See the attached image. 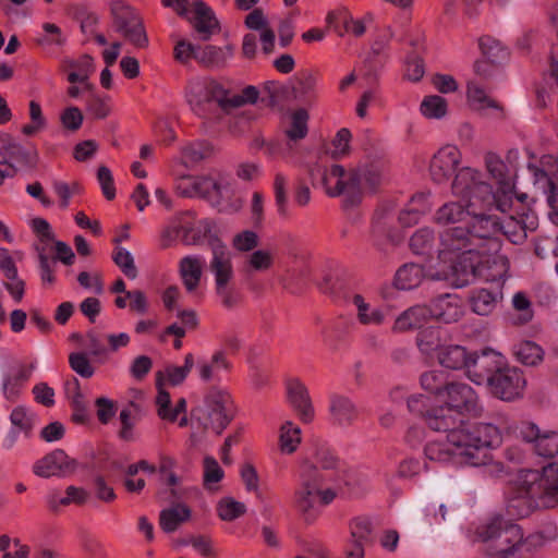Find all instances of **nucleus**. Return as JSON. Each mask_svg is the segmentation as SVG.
I'll return each instance as SVG.
<instances>
[{"instance_id": "f257e3e1", "label": "nucleus", "mask_w": 558, "mask_h": 558, "mask_svg": "<svg viewBox=\"0 0 558 558\" xmlns=\"http://www.w3.org/2000/svg\"><path fill=\"white\" fill-rule=\"evenodd\" d=\"M451 191L458 201L439 207L435 221L458 226L440 234L438 257L450 265L448 270L438 272L435 279L447 280L462 288L476 274L487 280L504 278L509 260L500 252L502 226L499 218L492 214L495 209L492 186L478 170L464 167L457 172Z\"/></svg>"}, {"instance_id": "f03ea898", "label": "nucleus", "mask_w": 558, "mask_h": 558, "mask_svg": "<svg viewBox=\"0 0 558 558\" xmlns=\"http://www.w3.org/2000/svg\"><path fill=\"white\" fill-rule=\"evenodd\" d=\"M449 407L427 412L425 422L429 428L446 433V439L456 446L458 454L474 458L478 448H495L501 444L500 429L492 423H471L453 415Z\"/></svg>"}, {"instance_id": "7ed1b4c3", "label": "nucleus", "mask_w": 558, "mask_h": 558, "mask_svg": "<svg viewBox=\"0 0 558 558\" xmlns=\"http://www.w3.org/2000/svg\"><path fill=\"white\" fill-rule=\"evenodd\" d=\"M558 502V462L541 471L523 470L518 476L515 496L507 504L508 514L524 518L537 508H553Z\"/></svg>"}, {"instance_id": "20e7f679", "label": "nucleus", "mask_w": 558, "mask_h": 558, "mask_svg": "<svg viewBox=\"0 0 558 558\" xmlns=\"http://www.w3.org/2000/svg\"><path fill=\"white\" fill-rule=\"evenodd\" d=\"M477 539L494 558H518L527 546L522 529L501 518H494L477 529Z\"/></svg>"}, {"instance_id": "39448f33", "label": "nucleus", "mask_w": 558, "mask_h": 558, "mask_svg": "<svg viewBox=\"0 0 558 558\" xmlns=\"http://www.w3.org/2000/svg\"><path fill=\"white\" fill-rule=\"evenodd\" d=\"M324 477L311 465L302 464L300 471V488L295 492V507L308 522L314 521L320 509L331 504L338 489L320 482Z\"/></svg>"}, {"instance_id": "423d86ee", "label": "nucleus", "mask_w": 558, "mask_h": 558, "mask_svg": "<svg viewBox=\"0 0 558 558\" xmlns=\"http://www.w3.org/2000/svg\"><path fill=\"white\" fill-rule=\"evenodd\" d=\"M311 183L315 189H320L329 197L343 196V206L353 207L354 180L351 169L345 170L340 165H314L308 170Z\"/></svg>"}, {"instance_id": "0eeeda50", "label": "nucleus", "mask_w": 558, "mask_h": 558, "mask_svg": "<svg viewBox=\"0 0 558 558\" xmlns=\"http://www.w3.org/2000/svg\"><path fill=\"white\" fill-rule=\"evenodd\" d=\"M210 251L209 270L215 279V292L223 307L233 308L240 296L230 286L234 278L232 253L219 239L210 242Z\"/></svg>"}, {"instance_id": "6e6552de", "label": "nucleus", "mask_w": 558, "mask_h": 558, "mask_svg": "<svg viewBox=\"0 0 558 558\" xmlns=\"http://www.w3.org/2000/svg\"><path fill=\"white\" fill-rule=\"evenodd\" d=\"M231 398L227 390L211 387L197 405L192 416L204 429H211L220 435L231 421Z\"/></svg>"}, {"instance_id": "1a4fd4ad", "label": "nucleus", "mask_w": 558, "mask_h": 558, "mask_svg": "<svg viewBox=\"0 0 558 558\" xmlns=\"http://www.w3.org/2000/svg\"><path fill=\"white\" fill-rule=\"evenodd\" d=\"M175 190L183 197H203L213 206H219L229 192V181L223 177L184 175L177 181Z\"/></svg>"}, {"instance_id": "9d476101", "label": "nucleus", "mask_w": 558, "mask_h": 558, "mask_svg": "<svg viewBox=\"0 0 558 558\" xmlns=\"http://www.w3.org/2000/svg\"><path fill=\"white\" fill-rule=\"evenodd\" d=\"M186 99L197 116H204L213 102L227 110V89L210 78H197L190 83Z\"/></svg>"}, {"instance_id": "9b49d317", "label": "nucleus", "mask_w": 558, "mask_h": 558, "mask_svg": "<svg viewBox=\"0 0 558 558\" xmlns=\"http://www.w3.org/2000/svg\"><path fill=\"white\" fill-rule=\"evenodd\" d=\"M506 366L505 356L488 348L470 354L466 374L474 384L488 386Z\"/></svg>"}, {"instance_id": "f8f14e48", "label": "nucleus", "mask_w": 558, "mask_h": 558, "mask_svg": "<svg viewBox=\"0 0 558 558\" xmlns=\"http://www.w3.org/2000/svg\"><path fill=\"white\" fill-rule=\"evenodd\" d=\"M487 449L488 448H478L477 454L474 452V458H471L469 456L458 454L456 446L450 445L447 439L446 442L432 440L425 447V456L430 461L477 466L486 463Z\"/></svg>"}, {"instance_id": "ddd939ff", "label": "nucleus", "mask_w": 558, "mask_h": 558, "mask_svg": "<svg viewBox=\"0 0 558 558\" xmlns=\"http://www.w3.org/2000/svg\"><path fill=\"white\" fill-rule=\"evenodd\" d=\"M519 436L539 457L554 458L558 453V432L554 429L541 428L533 422H523L519 427Z\"/></svg>"}, {"instance_id": "4468645a", "label": "nucleus", "mask_w": 558, "mask_h": 558, "mask_svg": "<svg viewBox=\"0 0 558 558\" xmlns=\"http://www.w3.org/2000/svg\"><path fill=\"white\" fill-rule=\"evenodd\" d=\"M485 163L487 171L498 183L497 191H493V207L500 213H508L512 206L513 186L507 175V166L495 154H487Z\"/></svg>"}, {"instance_id": "2eb2a0df", "label": "nucleus", "mask_w": 558, "mask_h": 558, "mask_svg": "<svg viewBox=\"0 0 558 558\" xmlns=\"http://www.w3.org/2000/svg\"><path fill=\"white\" fill-rule=\"evenodd\" d=\"M534 184L548 193V201L558 207V155L543 156L538 165H529Z\"/></svg>"}, {"instance_id": "dca6fc26", "label": "nucleus", "mask_w": 558, "mask_h": 558, "mask_svg": "<svg viewBox=\"0 0 558 558\" xmlns=\"http://www.w3.org/2000/svg\"><path fill=\"white\" fill-rule=\"evenodd\" d=\"M113 14L114 24L119 33L135 47H147L148 38L143 22L132 8L125 5L117 7L113 9Z\"/></svg>"}, {"instance_id": "f3484780", "label": "nucleus", "mask_w": 558, "mask_h": 558, "mask_svg": "<svg viewBox=\"0 0 558 558\" xmlns=\"http://www.w3.org/2000/svg\"><path fill=\"white\" fill-rule=\"evenodd\" d=\"M302 464L316 469L318 473L324 475L320 482L325 484L333 483L332 487L338 490L341 489L342 485H351L350 474L344 470V465L328 450L317 451L314 462L305 461Z\"/></svg>"}, {"instance_id": "a211bd4d", "label": "nucleus", "mask_w": 558, "mask_h": 558, "mask_svg": "<svg viewBox=\"0 0 558 558\" xmlns=\"http://www.w3.org/2000/svg\"><path fill=\"white\" fill-rule=\"evenodd\" d=\"M525 378L521 371L506 366L488 385L490 392L505 401L520 398L525 387Z\"/></svg>"}, {"instance_id": "6ab92c4d", "label": "nucleus", "mask_w": 558, "mask_h": 558, "mask_svg": "<svg viewBox=\"0 0 558 558\" xmlns=\"http://www.w3.org/2000/svg\"><path fill=\"white\" fill-rule=\"evenodd\" d=\"M76 461L71 459L62 449H56L33 465V472L44 478L64 477L76 469Z\"/></svg>"}, {"instance_id": "aec40b11", "label": "nucleus", "mask_w": 558, "mask_h": 558, "mask_svg": "<svg viewBox=\"0 0 558 558\" xmlns=\"http://www.w3.org/2000/svg\"><path fill=\"white\" fill-rule=\"evenodd\" d=\"M507 272H509V270ZM476 277L481 278L487 282L496 283V287L493 290L485 289V288L475 289L472 291V293L470 295V304H471L472 311L477 315L486 316V315H489L490 313H493L494 310L496 308L497 304L501 301L502 286L508 277V274H506V276L504 278L496 279V280H487L484 277H482L481 275L476 274L470 279L469 283H471L472 280Z\"/></svg>"}, {"instance_id": "412c9836", "label": "nucleus", "mask_w": 558, "mask_h": 558, "mask_svg": "<svg viewBox=\"0 0 558 558\" xmlns=\"http://www.w3.org/2000/svg\"><path fill=\"white\" fill-rule=\"evenodd\" d=\"M446 405L458 412L477 414L481 411L478 397L474 389L464 383H451L446 386Z\"/></svg>"}, {"instance_id": "4be33fe9", "label": "nucleus", "mask_w": 558, "mask_h": 558, "mask_svg": "<svg viewBox=\"0 0 558 558\" xmlns=\"http://www.w3.org/2000/svg\"><path fill=\"white\" fill-rule=\"evenodd\" d=\"M461 160V153L453 145L441 147L430 161L429 171L436 183H445L456 171Z\"/></svg>"}, {"instance_id": "5701e85b", "label": "nucleus", "mask_w": 558, "mask_h": 558, "mask_svg": "<svg viewBox=\"0 0 558 558\" xmlns=\"http://www.w3.org/2000/svg\"><path fill=\"white\" fill-rule=\"evenodd\" d=\"M427 307L430 318L446 324L458 322L464 314L462 300L456 294L439 295Z\"/></svg>"}, {"instance_id": "b1692460", "label": "nucleus", "mask_w": 558, "mask_h": 558, "mask_svg": "<svg viewBox=\"0 0 558 558\" xmlns=\"http://www.w3.org/2000/svg\"><path fill=\"white\" fill-rule=\"evenodd\" d=\"M288 401L300 416L303 423H311L315 416L307 388L299 379H290L287 383Z\"/></svg>"}, {"instance_id": "393cba45", "label": "nucleus", "mask_w": 558, "mask_h": 558, "mask_svg": "<svg viewBox=\"0 0 558 558\" xmlns=\"http://www.w3.org/2000/svg\"><path fill=\"white\" fill-rule=\"evenodd\" d=\"M231 368L232 364L223 350L215 351L210 357L202 359L196 364L198 377L204 383H220L222 373H228Z\"/></svg>"}, {"instance_id": "a878e982", "label": "nucleus", "mask_w": 558, "mask_h": 558, "mask_svg": "<svg viewBox=\"0 0 558 558\" xmlns=\"http://www.w3.org/2000/svg\"><path fill=\"white\" fill-rule=\"evenodd\" d=\"M194 31L201 40L207 41L220 29L214 11L204 2H194V12L189 16Z\"/></svg>"}, {"instance_id": "bb28decb", "label": "nucleus", "mask_w": 558, "mask_h": 558, "mask_svg": "<svg viewBox=\"0 0 558 558\" xmlns=\"http://www.w3.org/2000/svg\"><path fill=\"white\" fill-rule=\"evenodd\" d=\"M352 174H354V202L355 206L359 205L364 195L371 194L375 192V190L379 186L383 180V175L380 170L377 167H359L351 169Z\"/></svg>"}, {"instance_id": "cd10ccee", "label": "nucleus", "mask_w": 558, "mask_h": 558, "mask_svg": "<svg viewBox=\"0 0 558 558\" xmlns=\"http://www.w3.org/2000/svg\"><path fill=\"white\" fill-rule=\"evenodd\" d=\"M205 265V259L201 255L184 256L179 263V274L184 288L189 293L197 290Z\"/></svg>"}, {"instance_id": "c85d7f7f", "label": "nucleus", "mask_w": 558, "mask_h": 558, "mask_svg": "<svg viewBox=\"0 0 558 558\" xmlns=\"http://www.w3.org/2000/svg\"><path fill=\"white\" fill-rule=\"evenodd\" d=\"M432 208L428 193H416L411 197L407 206L400 211L398 220L403 227H412Z\"/></svg>"}, {"instance_id": "c756f323", "label": "nucleus", "mask_w": 558, "mask_h": 558, "mask_svg": "<svg viewBox=\"0 0 558 558\" xmlns=\"http://www.w3.org/2000/svg\"><path fill=\"white\" fill-rule=\"evenodd\" d=\"M328 27L332 28L339 36L345 33H352L355 36H362L366 27L361 20H354L350 13L343 9L331 11L326 16Z\"/></svg>"}, {"instance_id": "7c9ffc66", "label": "nucleus", "mask_w": 558, "mask_h": 558, "mask_svg": "<svg viewBox=\"0 0 558 558\" xmlns=\"http://www.w3.org/2000/svg\"><path fill=\"white\" fill-rule=\"evenodd\" d=\"M430 318V312L426 305H414L403 311L395 320V332H407L425 325Z\"/></svg>"}, {"instance_id": "2f4dec72", "label": "nucleus", "mask_w": 558, "mask_h": 558, "mask_svg": "<svg viewBox=\"0 0 558 558\" xmlns=\"http://www.w3.org/2000/svg\"><path fill=\"white\" fill-rule=\"evenodd\" d=\"M448 341L449 332L440 327L425 328L416 336L417 348L425 355L437 354Z\"/></svg>"}, {"instance_id": "473e14b6", "label": "nucleus", "mask_w": 558, "mask_h": 558, "mask_svg": "<svg viewBox=\"0 0 558 558\" xmlns=\"http://www.w3.org/2000/svg\"><path fill=\"white\" fill-rule=\"evenodd\" d=\"M329 411L332 422L340 426H349L357 417V409L354 402L342 395L331 396Z\"/></svg>"}, {"instance_id": "72a5a7b5", "label": "nucleus", "mask_w": 558, "mask_h": 558, "mask_svg": "<svg viewBox=\"0 0 558 558\" xmlns=\"http://www.w3.org/2000/svg\"><path fill=\"white\" fill-rule=\"evenodd\" d=\"M0 154L21 167L34 169L37 165V154L26 150L9 135L1 140Z\"/></svg>"}, {"instance_id": "f704fd0d", "label": "nucleus", "mask_w": 558, "mask_h": 558, "mask_svg": "<svg viewBox=\"0 0 558 558\" xmlns=\"http://www.w3.org/2000/svg\"><path fill=\"white\" fill-rule=\"evenodd\" d=\"M232 56L233 47L231 45L225 47L207 45L205 47L198 46L195 60L208 68H221L226 65Z\"/></svg>"}, {"instance_id": "c9c22d12", "label": "nucleus", "mask_w": 558, "mask_h": 558, "mask_svg": "<svg viewBox=\"0 0 558 558\" xmlns=\"http://www.w3.org/2000/svg\"><path fill=\"white\" fill-rule=\"evenodd\" d=\"M466 97L470 106L476 111L496 110L502 113V107L486 93L478 82L468 83Z\"/></svg>"}, {"instance_id": "e433bc0d", "label": "nucleus", "mask_w": 558, "mask_h": 558, "mask_svg": "<svg viewBox=\"0 0 558 558\" xmlns=\"http://www.w3.org/2000/svg\"><path fill=\"white\" fill-rule=\"evenodd\" d=\"M194 366V356L192 353H187L184 356V365H168L163 371H158L156 373V386L165 385L168 383L172 386H178L182 384Z\"/></svg>"}, {"instance_id": "4c0bfd02", "label": "nucleus", "mask_w": 558, "mask_h": 558, "mask_svg": "<svg viewBox=\"0 0 558 558\" xmlns=\"http://www.w3.org/2000/svg\"><path fill=\"white\" fill-rule=\"evenodd\" d=\"M469 359L470 354H468L465 348L458 344H447V342L437 353L438 362L450 369L468 368Z\"/></svg>"}, {"instance_id": "58836bf2", "label": "nucleus", "mask_w": 558, "mask_h": 558, "mask_svg": "<svg viewBox=\"0 0 558 558\" xmlns=\"http://www.w3.org/2000/svg\"><path fill=\"white\" fill-rule=\"evenodd\" d=\"M352 303L356 308L357 320L362 325L379 326L384 323L385 314L383 310L378 306H372L361 294L353 295Z\"/></svg>"}, {"instance_id": "ea45409f", "label": "nucleus", "mask_w": 558, "mask_h": 558, "mask_svg": "<svg viewBox=\"0 0 558 558\" xmlns=\"http://www.w3.org/2000/svg\"><path fill=\"white\" fill-rule=\"evenodd\" d=\"M191 518V510L184 504H178L170 508L163 509L159 515L160 527L167 532H174L180 524Z\"/></svg>"}, {"instance_id": "a19ab883", "label": "nucleus", "mask_w": 558, "mask_h": 558, "mask_svg": "<svg viewBox=\"0 0 558 558\" xmlns=\"http://www.w3.org/2000/svg\"><path fill=\"white\" fill-rule=\"evenodd\" d=\"M424 270L420 265L410 263L400 267L395 276V286L399 290H411L421 284Z\"/></svg>"}, {"instance_id": "79ce46f5", "label": "nucleus", "mask_w": 558, "mask_h": 558, "mask_svg": "<svg viewBox=\"0 0 558 558\" xmlns=\"http://www.w3.org/2000/svg\"><path fill=\"white\" fill-rule=\"evenodd\" d=\"M348 529L349 537L365 545H368L373 542L374 524L371 518L366 515L354 517L349 521Z\"/></svg>"}, {"instance_id": "37998d69", "label": "nucleus", "mask_w": 558, "mask_h": 558, "mask_svg": "<svg viewBox=\"0 0 558 558\" xmlns=\"http://www.w3.org/2000/svg\"><path fill=\"white\" fill-rule=\"evenodd\" d=\"M213 223L210 220L202 219L189 226L181 228V238L186 245L199 244L208 234L211 233Z\"/></svg>"}, {"instance_id": "c03bdc74", "label": "nucleus", "mask_w": 558, "mask_h": 558, "mask_svg": "<svg viewBox=\"0 0 558 558\" xmlns=\"http://www.w3.org/2000/svg\"><path fill=\"white\" fill-rule=\"evenodd\" d=\"M12 427L28 436L37 424V415L25 405L15 407L10 414Z\"/></svg>"}, {"instance_id": "a18cd8bd", "label": "nucleus", "mask_w": 558, "mask_h": 558, "mask_svg": "<svg viewBox=\"0 0 558 558\" xmlns=\"http://www.w3.org/2000/svg\"><path fill=\"white\" fill-rule=\"evenodd\" d=\"M301 442V428L291 421H286L280 428L279 445L283 453L294 452Z\"/></svg>"}, {"instance_id": "49530a36", "label": "nucleus", "mask_w": 558, "mask_h": 558, "mask_svg": "<svg viewBox=\"0 0 558 558\" xmlns=\"http://www.w3.org/2000/svg\"><path fill=\"white\" fill-rule=\"evenodd\" d=\"M513 353L517 359L530 366L538 364L544 356L543 349L533 341H521L513 348Z\"/></svg>"}, {"instance_id": "de8ad7c7", "label": "nucleus", "mask_w": 558, "mask_h": 558, "mask_svg": "<svg viewBox=\"0 0 558 558\" xmlns=\"http://www.w3.org/2000/svg\"><path fill=\"white\" fill-rule=\"evenodd\" d=\"M203 482L208 490H217L218 483L223 478L225 472L213 457H205L203 462Z\"/></svg>"}, {"instance_id": "09e8293b", "label": "nucleus", "mask_w": 558, "mask_h": 558, "mask_svg": "<svg viewBox=\"0 0 558 558\" xmlns=\"http://www.w3.org/2000/svg\"><path fill=\"white\" fill-rule=\"evenodd\" d=\"M448 105L445 98L438 95L426 96L421 102V113L427 119H441L446 116Z\"/></svg>"}, {"instance_id": "8fccbe9b", "label": "nucleus", "mask_w": 558, "mask_h": 558, "mask_svg": "<svg viewBox=\"0 0 558 558\" xmlns=\"http://www.w3.org/2000/svg\"><path fill=\"white\" fill-rule=\"evenodd\" d=\"M435 242V235L432 229H418L410 240V247L413 253L424 255L430 253Z\"/></svg>"}, {"instance_id": "3c124183", "label": "nucleus", "mask_w": 558, "mask_h": 558, "mask_svg": "<svg viewBox=\"0 0 558 558\" xmlns=\"http://www.w3.org/2000/svg\"><path fill=\"white\" fill-rule=\"evenodd\" d=\"M421 385L424 390L436 395H444L447 383L446 375L442 371H429L421 376Z\"/></svg>"}, {"instance_id": "603ef678", "label": "nucleus", "mask_w": 558, "mask_h": 558, "mask_svg": "<svg viewBox=\"0 0 558 558\" xmlns=\"http://www.w3.org/2000/svg\"><path fill=\"white\" fill-rule=\"evenodd\" d=\"M112 259L129 279H136L137 268L134 263V257L130 251L124 247L117 246L114 248Z\"/></svg>"}, {"instance_id": "864d4df0", "label": "nucleus", "mask_w": 558, "mask_h": 558, "mask_svg": "<svg viewBox=\"0 0 558 558\" xmlns=\"http://www.w3.org/2000/svg\"><path fill=\"white\" fill-rule=\"evenodd\" d=\"M136 410L137 407L134 403H131L120 412L119 418L122 426L119 435L123 440H134V426L137 421L135 415Z\"/></svg>"}, {"instance_id": "5fc2aeb1", "label": "nucleus", "mask_w": 558, "mask_h": 558, "mask_svg": "<svg viewBox=\"0 0 558 558\" xmlns=\"http://www.w3.org/2000/svg\"><path fill=\"white\" fill-rule=\"evenodd\" d=\"M181 545L192 546L201 556L205 558H217L211 538L205 535H191L180 542Z\"/></svg>"}, {"instance_id": "6e6d98bb", "label": "nucleus", "mask_w": 558, "mask_h": 558, "mask_svg": "<svg viewBox=\"0 0 558 558\" xmlns=\"http://www.w3.org/2000/svg\"><path fill=\"white\" fill-rule=\"evenodd\" d=\"M288 179L284 174L278 172L274 180V193L278 214L280 216L288 215Z\"/></svg>"}, {"instance_id": "4d7b16f0", "label": "nucleus", "mask_w": 558, "mask_h": 558, "mask_svg": "<svg viewBox=\"0 0 558 558\" xmlns=\"http://www.w3.org/2000/svg\"><path fill=\"white\" fill-rule=\"evenodd\" d=\"M308 114L301 109L292 114L291 126L286 131L287 136L291 141L304 138L307 134Z\"/></svg>"}, {"instance_id": "13d9d810", "label": "nucleus", "mask_w": 558, "mask_h": 558, "mask_svg": "<svg viewBox=\"0 0 558 558\" xmlns=\"http://www.w3.org/2000/svg\"><path fill=\"white\" fill-rule=\"evenodd\" d=\"M209 154L207 145L203 143H191L181 148L182 162L191 166L199 162Z\"/></svg>"}, {"instance_id": "bf43d9fd", "label": "nucleus", "mask_w": 558, "mask_h": 558, "mask_svg": "<svg viewBox=\"0 0 558 558\" xmlns=\"http://www.w3.org/2000/svg\"><path fill=\"white\" fill-rule=\"evenodd\" d=\"M246 263L254 271H267L274 264V255L270 251L256 250L247 256Z\"/></svg>"}, {"instance_id": "052dcab7", "label": "nucleus", "mask_w": 558, "mask_h": 558, "mask_svg": "<svg viewBox=\"0 0 558 558\" xmlns=\"http://www.w3.org/2000/svg\"><path fill=\"white\" fill-rule=\"evenodd\" d=\"M245 505L232 498H225L218 505V514L223 521H233L245 512Z\"/></svg>"}, {"instance_id": "680f3d73", "label": "nucleus", "mask_w": 558, "mask_h": 558, "mask_svg": "<svg viewBox=\"0 0 558 558\" xmlns=\"http://www.w3.org/2000/svg\"><path fill=\"white\" fill-rule=\"evenodd\" d=\"M258 90L254 86H246L241 94L230 95L227 90V109L238 108L245 104H254L258 98Z\"/></svg>"}, {"instance_id": "e2e57ef3", "label": "nucleus", "mask_w": 558, "mask_h": 558, "mask_svg": "<svg viewBox=\"0 0 558 558\" xmlns=\"http://www.w3.org/2000/svg\"><path fill=\"white\" fill-rule=\"evenodd\" d=\"M69 363L71 368L84 378H89L94 375L95 369L92 366L86 354L76 352L71 353L69 356Z\"/></svg>"}, {"instance_id": "0e129e2a", "label": "nucleus", "mask_w": 558, "mask_h": 558, "mask_svg": "<svg viewBox=\"0 0 558 558\" xmlns=\"http://www.w3.org/2000/svg\"><path fill=\"white\" fill-rule=\"evenodd\" d=\"M87 111L96 119H104L110 113L109 99L96 94H92L87 101Z\"/></svg>"}, {"instance_id": "69168bd1", "label": "nucleus", "mask_w": 558, "mask_h": 558, "mask_svg": "<svg viewBox=\"0 0 558 558\" xmlns=\"http://www.w3.org/2000/svg\"><path fill=\"white\" fill-rule=\"evenodd\" d=\"M258 244V236L256 232L251 230L242 231L235 234L232 239V246L239 252H248L255 248Z\"/></svg>"}, {"instance_id": "338daca9", "label": "nucleus", "mask_w": 558, "mask_h": 558, "mask_svg": "<svg viewBox=\"0 0 558 558\" xmlns=\"http://www.w3.org/2000/svg\"><path fill=\"white\" fill-rule=\"evenodd\" d=\"M83 119L81 110L73 106L65 108L60 114L63 128L71 132H75L82 126Z\"/></svg>"}, {"instance_id": "774afa93", "label": "nucleus", "mask_w": 558, "mask_h": 558, "mask_svg": "<svg viewBox=\"0 0 558 558\" xmlns=\"http://www.w3.org/2000/svg\"><path fill=\"white\" fill-rule=\"evenodd\" d=\"M480 47L483 53L493 62L506 57V50L501 47L499 41L492 37H483L480 39Z\"/></svg>"}]
</instances>
